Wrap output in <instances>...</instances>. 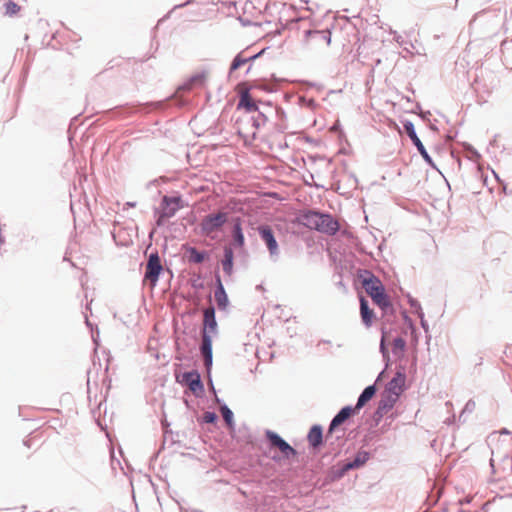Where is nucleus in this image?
<instances>
[{
  "instance_id": "63",
  "label": "nucleus",
  "mask_w": 512,
  "mask_h": 512,
  "mask_svg": "<svg viewBox=\"0 0 512 512\" xmlns=\"http://www.w3.org/2000/svg\"><path fill=\"white\" fill-rule=\"evenodd\" d=\"M421 111H424L421 107V104L418 102L416 103V107H415V110L413 111V113H418V115L421 113Z\"/></svg>"
},
{
  "instance_id": "61",
  "label": "nucleus",
  "mask_w": 512,
  "mask_h": 512,
  "mask_svg": "<svg viewBox=\"0 0 512 512\" xmlns=\"http://www.w3.org/2000/svg\"><path fill=\"white\" fill-rule=\"evenodd\" d=\"M499 434H500V435H510V434H511V431H510L508 428L503 427V428H501V429L499 430Z\"/></svg>"
},
{
  "instance_id": "34",
  "label": "nucleus",
  "mask_w": 512,
  "mask_h": 512,
  "mask_svg": "<svg viewBox=\"0 0 512 512\" xmlns=\"http://www.w3.org/2000/svg\"><path fill=\"white\" fill-rule=\"evenodd\" d=\"M256 116H250L249 121L251 122V126L258 130L260 127L265 125L268 121V116L265 111L258 109Z\"/></svg>"
},
{
  "instance_id": "37",
  "label": "nucleus",
  "mask_w": 512,
  "mask_h": 512,
  "mask_svg": "<svg viewBox=\"0 0 512 512\" xmlns=\"http://www.w3.org/2000/svg\"><path fill=\"white\" fill-rule=\"evenodd\" d=\"M5 12L4 14L13 17L20 11V6L13 0H7L4 3Z\"/></svg>"
},
{
  "instance_id": "38",
  "label": "nucleus",
  "mask_w": 512,
  "mask_h": 512,
  "mask_svg": "<svg viewBox=\"0 0 512 512\" xmlns=\"http://www.w3.org/2000/svg\"><path fill=\"white\" fill-rule=\"evenodd\" d=\"M406 298H407V302H408L410 308L412 309V312L415 315H418L419 313L423 312L421 303L416 298H414L409 293L407 294Z\"/></svg>"
},
{
  "instance_id": "53",
  "label": "nucleus",
  "mask_w": 512,
  "mask_h": 512,
  "mask_svg": "<svg viewBox=\"0 0 512 512\" xmlns=\"http://www.w3.org/2000/svg\"><path fill=\"white\" fill-rule=\"evenodd\" d=\"M239 21H240L241 25L244 26V27L251 26V25H256L251 20H249L247 18H243V17H239ZM258 25L261 26L262 24H258Z\"/></svg>"
},
{
  "instance_id": "35",
  "label": "nucleus",
  "mask_w": 512,
  "mask_h": 512,
  "mask_svg": "<svg viewBox=\"0 0 512 512\" xmlns=\"http://www.w3.org/2000/svg\"><path fill=\"white\" fill-rule=\"evenodd\" d=\"M189 284L196 292L204 290V276L202 274H196L194 277L190 278Z\"/></svg>"
},
{
  "instance_id": "55",
  "label": "nucleus",
  "mask_w": 512,
  "mask_h": 512,
  "mask_svg": "<svg viewBox=\"0 0 512 512\" xmlns=\"http://www.w3.org/2000/svg\"><path fill=\"white\" fill-rule=\"evenodd\" d=\"M111 236H112L113 241L115 242V244H116L117 246H126V243H124L123 241H121V240H119V239L117 238V235H116V233H115V230L111 231Z\"/></svg>"
},
{
  "instance_id": "21",
  "label": "nucleus",
  "mask_w": 512,
  "mask_h": 512,
  "mask_svg": "<svg viewBox=\"0 0 512 512\" xmlns=\"http://www.w3.org/2000/svg\"><path fill=\"white\" fill-rule=\"evenodd\" d=\"M220 265L224 276L231 278L234 273L235 265V251L231 246H225L223 248V257L220 261Z\"/></svg>"
},
{
  "instance_id": "39",
  "label": "nucleus",
  "mask_w": 512,
  "mask_h": 512,
  "mask_svg": "<svg viewBox=\"0 0 512 512\" xmlns=\"http://www.w3.org/2000/svg\"><path fill=\"white\" fill-rule=\"evenodd\" d=\"M402 318H403V321L405 323V325L407 326V328L412 332V333H417L418 329L416 327V324L415 322L413 321V319L409 316L407 310L403 309L402 310Z\"/></svg>"
},
{
  "instance_id": "64",
  "label": "nucleus",
  "mask_w": 512,
  "mask_h": 512,
  "mask_svg": "<svg viewBox=\"0 0 512 512\" xmlns=\"http://www.w3.org/2000/svg\"><path fill=\"white\" fill-rule=\"evenodd\" d=\"M394 357L396 358L397 361H402V360L405 359L406 353H404V354H396V355H394Z\"/></svg>"
},
{
  "instance_id": "32",
  "label": "nucleus",
  "mask_w": 512,
  "mask_h": 512,
  "mask_svg": "<svg viewBox=\"0 0 512 512\" xmlns=\"http://www.w3.org/2000/svg\"><path fill=\"white\" fill-rule=\"evenodd\" d=\"M245 64H247V61L246 58L243 56V52L237 53L230 63L228 69V78H232L234 72L240 69Z\"/></svg>"
},
{
  "instance_id": "25",
  "label": "nucleus",
  "mask_w": 512,
  "mask_h": 512,
  "mask_svg": "<svg viewBox=\"0 0 512 512\" xmlns=\"http://www.w3.org/2000/svg\"><path fill=\"white\" fill-rule=\"evenodd\" d=\"M207 77V71L202 70L199 72H196L192 74L189 78H187L183 83H181L177 90L178 92L182 91H189L193 87V85L196 86H203Z\"/></svg>"
},
{
  "instance_id": "10",
  "label": "nucleus",
  "mask_w": 512,
  "mask_h": 512,
  "mask_svg": "<svg viewBox=\"0 0 512 512\" xmlns=\"http://www.w3.org/2000/svg\"><path fill=\"white\" fill-rule=\"evenodd\" d=\"M214 299L219 311H226L230 306V300L224 287L220 269L217 267L214 271Z\"/></svg>"
},
{
  "instance_id": "16",
  "label": "nucleus",
  "mask_w": 512,
  "mask_h": 512,
  "mask_svg": "<svg viewBox=\"0 0 512 512\" xmlns=\"http://www.w3.org/2000/svg\"><path fill=\"white\" fill-rule=\"evenodd\" d=\"M309 449L319 450L329 440L327 434L324 436V428L321 424H313L306 435Z\"/></svg>"
},
{
  "instance_id": "14",
  "label": "nucleus",
  "mask_w": 512,
  "mask_h": 512,
  "mask_svg": "<svg viewBox=\"0 0 512 512\" xmlns=\"http://www.w3.org/2000/svg\"><path fill=\"white\" fill-rule=\"evenodd\" d=\"M183 206L182 196L177 194L163 196L158 208L163 212L164 217H173Z\"/></svg>"
},
{
  "instance_id": "7",
  "label": "nucleus",
  "mask_w": 512,
  "mask_h": 512,
  "mask_svg": "<svg viewBox=\"0 0 512 512\" xmlns=\"http://www.w3.org/2000/svg\"><path fill=\"white\" fill-rule=\"evenodd\" d=\"M258 234L262 242L265 244L270 259L276 262L279 258V244L275 236V232L268 224H260L257 228Z\"/></svg>"
},
{
  "instance_id": "50",
  "label": "nucleus",
  "mask_w": 512,
  "mask_h": 512,
  "mask_svg": "<svg viewBox=\"0 0 512 512\" xmlns=\"http://www.w3.org/2000/svg\"><path fill=\"white\" fill-rule=\"evenodd\" d=\"M300 82L304 85H307L309 88H317L318 90H321L323 88V85L309 80H301Z\"/></svg>"
},
{
  "instance_id": "45",
  "label": "nucleus",
  "mask_w": 512,
  "mask_h": 512,
  "mask_svg": "<svg viewBox=\"0 0 512 512\" xmlns=\"http://www.w3.org/2000/svg\"><path fill=\"white\" fill-rule=\"evenodd\" d=\"M154 217H155V224L157 227L164 226L166 223V220L170 217H164L163 212L159 208H154Z\"/></svg>"
},
{
  "instance_id": "1",
  "label": "nucleus",
  "mask_w": 512,
  "mask_h": 512,
  "mask_svg": "<svg viewBox=\"0 0 512 512\" xmlns=\"http://www.w3.org/2000/svg\"><path fill=\"white\" fill-rule=\"evenodd\" d=\"M296 220L299 225L329 236L335 235L339 230V223L331 213L315 208L300 212Z\"/></svg>"
},
{
  "instance_id": "30",
  "label": "nucleus",
  "mask_w": 512,
  "mask_h": 512,
  "mask_svg": "<svg viewBox=\"0 0 512 512\" xmlns=\"http://www.w3.org/2000/svg\"><path fill=\"white\" fill-rule=\"evenodd\" d=\"M136 112V109L126 103V104H123V105H118L112 109H110L107 113L109 114V116L111 118H122V117H127L129 115H132Z\"/></svg>"
},
{
  "instance_id": "29",
  "label": "nucleus",
  "mask_w": 512,
  "mask_h": 512,
  "mask_svg": "<svg viewBox=\"0 0 512 512\" xmlns=\"http://www.w3.org/2000/svg\"><path fill=\"white\" fill-rule=\"evenodd\" d=\"M216 401L221 404V413H222L223 419L227 425V428L230 431H235L236 424H235L233 411L228 407V405L222 399L217 397Z\"/></svg>"
},
{
  "instance_id": "47",
  "label": "nucleus",
  "mask_w": 512,
  "mask_h": 512,
  "mask_svg": "<svg viewBox=\"0 0 512 512\" xmlns=\"http://www.w3.org/2000/svg\"><path fill=\"white\" fill-rule=\"evenodd\" d=\"M161 263L160 255L158 250L154 249L147 257L146 264H159Z\"/></svg>"
},
{
  "instance_id": "43",
  "label": "nucleus",
  "mask_w": 512,
  "mask_h": 512,
  "mask_svg": "<svg viewBox=\"0 0 512 512\" xmlns=\"http://www.w3.org/2000/svg\"><path fill=\"white\" fill-rule=\"evenodd\" d=\"M262 105H265L267 106L269 109H273V106L270 102H260ZM275 110V114H276V117L279 121H285L286 120V112L285 110L282 108V107H275L274 108Z\"/></svg>"
},
{
  "instance_id": "49",
  "label": "nucleus",
  "mask_w": 512,
  "mask_h": 512,
  "mask_svg": "<svg viewBox=\"0 0 512 512\" xmlns=\"http://www.w3.org/2000/svg\"><path fill=\"white\" fill-rule=\"evenodd\" d=\"M417 316L420 318L421 328L424 330L425 334H428V332H429V324H428L427 320L425 319L424 312L419 313Z\"/></svg>"
},
{
  "instance_id": "58",
  "label": "nucleus",
  "mask_w": 512,
  "mask_h": 512,
  "mask_svg": "<svg viewBox=\"0 0 512 512\" xmlns=\"http://www.w3.org/2000/svg\"><path fill=\"white\" fill-rule=\"evenodd\" d=\"M136 206V202L128 201L124 204L123 210H127L129 208H134Z\"/></svg>"
},
{
  "instance_id": "5",
  "label": "nucleus",
  "mask_w": 512,
  "mask_h": 512,
  "mask_svg": "<svg viewBox=\"0 0 512 512\" xmlns=\"http://www.w3.org/2000/svg\"><path fill=\"white\" fill-rule=\"evenodd\" d=\"M400 123L402 124L407 136L411 140L414 147L417 149L418 153L420 154L426 165L429 166L431 169L440 172L433 158L430 156L426 147L424 146L421 139L417 135L414 123L406 118H401Z\"/></svg>"
},
{
  "instance_id": "48",
  "label": "nucleus",
  "mask_w": 512,
  "mask_h": 512,
  "mask_svg": "<svg viewBox=\"0 0 512 512\" xmlns=\"http://www.w3.org/2000/svg\"><path fill=\"white\" fill-rule=\"evenodd\" d=\"M475 406H476V404H475V402H474L472 399L468 400V401L466 402V404H465L464 408H463V411H462V413H461V415H460V417H459V420L461 421L462 416H463V414H464L465 412L472 413V412H473V410L475 409Z\"/></svg>"
},
{
  "instance_id": "26",
  "label": "nucleus",
  "mask_w": 512,
  "mask_h": 512,
  "mask_svg": "<svg viewBox=\"0 0 512 512\" xmlns=\"http://www.w3.org/2000/svg\"><path fill=\"white\" fill-rule=\"evenodd\" d=\"M172 100L174 101L173 105L177 107H183L187 103V99L172 95L161 101L146 103L145 106L149 107L150 110H164Z\"/></svg>"
},
{
  "instance_id": "51",
  "label": "nucleus",
  "mask_w": 512,
  "mask_h": 512,
  "mask_svg": "<svg viewBox=\"0 0 512 512\" xmlns=\"http://www.w3.org/2000/svg\"><path fill=\"white\" fill-rule=\"evenodd\" d=\"M275 129L277 130V132L279 133H284L285 130L287 129V124L285 121H279L278 123L275 124Z\"/></svg>"
},
{
  "instance_id": "62",
  "label": "nucleus",
  "mask_w": 512,
  "mask_h": 512,
  "mask_svg": "<svg viewBox=\"0 0 512 512\" xmlns=\"http://www.w3.org/2000/svg\"><path fill=\"white\" fill-rule=\"evenodd\" d=\"M428 127L433 132H437L438 131V127L434 123H432L431 121L428 122Z\"/></svg>"
},
{
  "instance_id": "17",
  "label": "nucleus",
  "mask_w": 512,
  "mask_h": 512,
  "mask_svg": "<svg viewBox=\"0 0 512 512\" xmlns=\"http://www.w3.org/2000/svg\"><path fill=\"white\" fill-rule=\"evenodd\" d=\"M381 337L379 343V352L382 356V360L384 362V370L390 369L392 366V359L390 357V334L393 331L392 328H387L386 326L381 327Z\"/></svg>"
},
{
  "instance_id": "18",
  "label": "nucleus",
  "mask_w": 512,
  "mask_h": 512,
  "mask_svg": "<svg viewBox=\"0 0 512 512\" xmlns=\"http://www.w3.org/2000/svg\"><path fill=\"white\" fill-rule=\"evenodd\" d=\"M331 36H332V27H327L322 30L318 29H308L304 31V42H315L316 44H319L321 42H324L325 45L328 47L331 44Z\"/></svg>"
},
{
  "instance_id": "46",
  "label": "nucleus",
  "mask_w": 512,
  "mask_h": 512,
  "mask_svg": "<svg viewBox=\"0 0 512 512\" xmlns=\"http://www.w3.org/2000/svg\"><path fill=\"white\" fill-rule=\"evenodd\" d=\"M334 129H337L338 131V135H337V138H338V141L341 145H343V143L345 142L347 145H349V142L346 138V135H345V132L344 130L342 129L340 123H337L333 126Z\"/></svg>"
},
{
  "instance_id": "36",
  "label": "nucleus",
  "mask_w": 512,
  "mask_h": 512,
  "mask_svg": "<svg viewBox=\"0 0 512 512\" xmlns=\"http://www.w3.org/2000/svg\"><path fill=\"white\" fill-rule=\"evenodd\" d=\"M200 424H212L216 425L219 421V417L216 412L214 411H207L203 414V416L198 419Z\"/></svg>"
},
{
  "instance_id": "44",
  "label": "nucleus",
  "mask_w": 512,
  "mask_h": 512,
  "mask_svg": "<svg viewBox=\"0 0 512 512\" xmlns=\"http://www.w3.org/2000/svg\"><path fill=\"white\" fill-rule=\"evenodd\" d=\"M298 104L302 107H307L310 109H314L317 107V103L314 98H308L305 96L298 97Z\"/></svg>"
},
{
  "instance_id": "2",
  "label": "nucleus",
  "mask_w": 512,
  "mask_h": 512,
  "mask_svg": "<svg viewBox=\"0 0 512 512\" xmlns=\"http://www.w3.org/2000/svg\"><path fill=\"white\" fill-rule=\"evenodd\" d=\"M201 332L203 341L200 346V351L205 359V366L208 377L211 379V371L213 366V338L218 335L216 307L214 305L207 307L203 311V324Z\"/></svg>"
},
{
  "instance_id": "28",
  "label": "nucleus",
  "mask_w": 512,
  "mask_h": 512,
  "mask_svg": "<svg viewBox=\"0 0 512 512\" xmlns=\"http://www.w3.org/2000/svg\"><path fill=\"white\" fill-rule=\"evenodd\" d=\"M396 401L397 397L388 393H384L378 401L376 409L379 411V413L385 415L387 412L394 408Z\"/></svg>"
},
{
  "instance_id": "11",
  "label": "nucleus",
  "mask_w": 512,
  "mask_h": 512,
  "mask_svg": "<svg viewBox=\"0 0 512 512\" xmlns=\"http://www.w3.org/2000/svg\"><path fill=\"white\" fill-rule=\"evenodd\" d=\"M358 412L353 407V405H345L340 408V410L333 416L331 419L328 429H327V438L332 437L333 433L338 429V427L345 423L350 417L357 415Z\"/></svg>"
},
{
  "instance_id": "13",
  "label": "nucleus",
  "mask_w": 512,
  "mask_h": 512,
  "mask_svg": "<svg viewBox=\"0 0 512 512\" xmlns=\"http://www.w3.org/2000/svg\"><path fill=\"white\" fill-rule=\"evenodd\" d=\"M183 257L189 264H201L211 260L210 250H199L189 244L182 245Z\"/></svg>"
},
{
  "instance_id": "23",
  "label": "nucleus",
  "mask_w": 512,
  "mask_h": 512,
  "mask_svg": "<svg viewBox=\"0 0 512 512\" xmlns=\"http://www.w3.org/2000/svg\"><path fill=\"white\" fill-rule=\"evenodd\" d=\"M163 273H164V267H163L162 263L146 264L143 281L149 282V283H151L152 287H155Z\"/></svg>"
},
{
  "instance_id": "59",
  "label": "nucleus",
  "mask_w": 512,
  "mask_h": 512,
  "mask_svg": "<svg viewBox=\"0 0 512 512\" xmlns=\"http://www.w3.org/2000/svg\"><path fill=\"white\" fill-rule=\"evenodd\" d=\"M457 134H458V132H457V131H455V132H451V131H450V132H448V133L446 134V138H447L448 140H454V139L456 138Z\"/></svg>"
},
{
  "instance_id": "27",
  "label": "nucleus",
  "mask_w": 512,
  "mask_h": 512,
  "mask_svg": "<svg viewBox=\"0 0 512 512\" xmlns=\"http://www.w3.org/2000/svg\"><path fill=\"white\" fill-rule=\"evenodd\" d=\"M377 392L376 384L366 386L357 398L356 404L353 407L359 413L360 410L375 396Z\"/></svg>"
},
{
  "instance_id": "9",
  "label": "nucleus",
  "mask_w": 512,
  "mask_h": 512,
  "mask_svg": "<svg viewBox=\"0 0 512 512\" xmlns=\"http://www.w3.org/2000/svg\"><path fill=\"white\" fill-rule=\"evenodd\" d=\"M406 379V366L400 364L397 366V371L392 379L387 383L386 392L395 397H399L405 390H407Z\"/></svg>"
},
{
  "instance_id": "19",
  "label": "nucleus",
  "mask_w": 512,
  "mask_h": 512,
  "mask_svg": "<svg viewBox=\"0 0 512 512\" xmlns=\"http://www.w3.org/2000/svg\"><path fill=\"white\" fill-rule=\"evenodd\" d=\"M237 110H243L245 113H255L259 109V102L253 98L250 90H244L241 92L237 105Z\"/></svg>"
},
{
  "instance_id": "33",
  "label": "nucleus",
  "mask_w": 512,
  "mask_h": 512,
  "mask_svg": "<svg viewBox=\"0 0 512 512\" xmlns=\"http://www.w3.org/2000/svg\"><path fill=\"white\" fill-rule=\"evenodd\" d=\"M282 16L279 17V27L276 29L275 34L281 35L286 29H293L295 25H297L300 21L304 20V17H294L291 19H287L285 23L282 22Z\"/></svg>"
},
{
  "instance_id": "60",
  "label": "nucleus",
  "mask_w": 512,
  "mask_h": 512,
  "mask_svg": "<svg viewBox=\"0 0 512 512\" xmlns=\"http://www.w3.org/2000/svg\"><path fill=\"white\" fill-rule=\"evenodd\" d=\"M377 437H379V432L376 428L371 429V441L375 440Z\"/></svg>"
},
{
  "instance_id": "41",
  "label": "nucleus",
  "mask_w": 512,
  "mask_h": 512,
  "mask_svg": "<svg viewBox=\"0 0 512 512\" xmlns=\"http://www.w3.org/2000/svg\"><path fill=\"white\" fill-rule=\"evenodd\" d=\"M384 415L382 413H379L377 409L374 410V412L370 415V418L368 420L371 429L376 428L380 422L382 421Z\"/></svg>"
},
{
  "instance_id": "20",
  "label": "nucleus",
  "mask_w": 512,
  "mask_h": 512,
  "mask_svg": "<svg viewBox=\"0 0 512 512\" xmlns=\"http://www.w3.org/2000/svg\"><path fill=\"white\" fill-rule=\"evenodd\" d=\"M349 469L346 467L344 461H338L335 465L330 467L324 477L323 484L329 485L342 479Z\"/></svg>"
},
{
  "instance_id": "4",
  "label": "nucleus",
  "mask_w": 512,
  "mask_h": 512,
  "mask_svg": "<svg viewBox=\"0 0 512 512\" xmlns=\"http://www.w3.org/2000/svg\"><path fill=\"white\" fill-rule=\"evenodd\" d=\"M175 380L182 387H188L195 398L205 396V386L198 369L175 374Z\"/></svg>"
},
{
  "instance_id": "3",
  "label": "nucleus",
  "mask_w": 512,
  "mask_h": 512,
  "mask_svg": "<svg viewBox=\"0 0 512 512\" xmlns=\"http://www.w3.org/2000/svg\"><path fill=\"white\" fill-rule=\"evenodd\" d=\"M265 438L270 450L277 449L279 451L275 452L271 456V459L274 462L281 463L298 456V451L293 446H291L279 433L270 429H266Z\"/></svg>"
},
{
  "instance_id": "12",
  "label": "nucleus",
  "mask_w": 512,
  "mask_h": 512,
  "mask_svg": "<svg viewBox=\"0 0 512 512\" xmlns=\"http://www.w3.org/2000/svg\"><path fill=\"white\" fill-rule=\"evenodd\" d=\"M358 279L369 296L384 286L380 278L369 269H359Z\"/></svg>"
},
{
  "instance_id": "54",
  "label": "nucleus",
  "mask_w": 512,
  "mask_h": 512,
  "mask_svg": "<svg viewBox=\"0 0 512 512\" xmlns=\"http://www.w3.org/2000/svg\"><path fill=\"white\" fill-rule=\"evenodd\" d=\"M492 173H493L495 179L500 183V188L503 191H506V188H507L506 183L500 179L499 175L494 170H492Z\"/></svg>"
},
{
  "instance_id": "57",
  "label": "nucleus",
  "mask_w": 512,
  "mask_h": 512,
  "mask_svg": "<svg viewBox=\"0 0 512 512\" xmlns=\"http://www.w3.org/2000/svg\"><path fill=\"white\" fill-rule=\"evenodd\" d=\"M392 33L394 34V40H395L398 44L402 45V44H403V42H404L403 37H402V36H400V35H398L396 31H393Z\"/></svg>"
},
{
  "instance_id": "6",
  "label": "nucleus",
  "mask_w": 512,
  "mask_h": 512,
  "mask_svg": "<svg viewBox=\"0 0 512 512\" xmlns=\"http://www.w3.org/2000/svg\"><path fill=\"white\" fill-rule=\"evenodd\" d=\"M228 221V213L220 211L207 214L199 225V233L202 236L209 237L213 232L222 228Z\"/></svg>"
},
{
  "instance_id": "40",
  "label": "nucleus",
  "mask_w": 512,
  "mask_h": 512,
  "mask_svg": "<svg viewBox=\"0 0 512 512\" xmlns=\"http://www.w3.org/2000/svg\"><path fill=\"white\" fill-rule=\"evenodd\" d=\"M267 49H268V47H265V48L261 49L260 51H258L257 53H255V54H253V55H251L249 57H245L246 61H247V64H249L248 68L245 71L246 75H248L250 73L251 67H252V63L255 62L257 59H259L260 57H262Z\"/></svg>"
},
{
  "instance_id": "42",
  "label": "nucleus",
  "mask_w": 512,
  "mask_h": 512,
  "mask_svg": "<svg viewBox=\"0 0 512 512\" xmlns=\"http://www.w3.org/2000/svg\"><path fill=\"white\" fill-rule=\"evenodd\" d=\"M194 3H195V0H186L183 3L174 5L173 8L166 15H164L161 19H159V23L164 22L165 20H167L170 17V15H171V13L173 11H175L177 9H182V8L187 7L189 5H192Z\"/></svg>"
},
{
  "instance_id": "52",
  "label": "nucleus",
  "mask_w": 512,
  "mask_h": 512,
  "mask_svg": "<svg viewBox=\"0 0 512 512\" xmlns=\"http://www.w3.org/2000/svg\"><path fill=\"white\" fill-rule=\"evenodd\" d=\"M419 117H420L424 122H430L431 112H430L429 110L421 111V113L419 114Z\"/></svg>"
},
{
  "instance_id": "8",
  "label": "nucleus",
  "mask_w": 512,
  "mask_h": 512,
  "mask_svg": "<svg viewBox=\"0 0 512 512\" xmlns=\"http://www.w3.org/2000/svg\"><path fill=\"white\" fill-rule=\"evenodd\" d=\"M232 243L229 245L233 247L234 251L238 252L239 256L247 257L248 250L246 248V239L242 227V219L239 216L232 217Z\"/></svg>"
},
{
  "instance_id": "24",
  "label": "nucleus",
  "mask_w": 512,
  "mask_h": 512,
  "mask_svg": "<svg viewBox=\"0 0 512 512\" xmlns=\"http://www.w3.org/2000/svg\"><path fill=\"white\" fill-rule=\"evenodd\" d=\"M372 457V454L366 450H359L353 457L343 460L346 467L350 470H355L363 467Z\"/></svg>"
},
{
  "instance_id": "22",
  "label": "nucleus",
  "mask_w": 512,
  "mask_h": 512,
  "mask_svg": "<svg viewBox=\"0 0 512 512\" xmlns=\"http://www.w3.org/2000/svg\"><path fill=\"white\" fill-rule=\"evenodd\" d=\"M359 303L361 321L366 328H370L376 319V313L374 309L370 307L367 298L363 295H359Z\"/></svg>"
},
{
  "instance_id": "15",
  "label": "nucleus",
  "mask_w": 512,
  "mask_h": 512,
  "mask_svg": "<svg viewBox=\"0 0 512 512\" xmlns=\"http://www.w3.org/2000/svg\"><path fill=\"white\" fill-rule=\"evenodd\" d=\"M370 297L373 303L380 308L384 315H396V309L390 301L385 286L379 288L378 291L370 295Z\"/></svg>"
},
{
  "instance_id": "31",
  "label": "nucleus",
  "mask_w": 512,
  "mask_h": 512,
  "mask_svg": "<svg viewBox=\"0 0 512 512\" xmlns=\"http://www.w3.org/2000/svg\"><path fill=\"white\" fill-rule=\"evenodd\" d=\"M390 345L392 344L391 353L393 355L396 354H404L407 350V341L402 336H397L392 339V333L390 334Z\"/></svg>"
},
{
  "instance_id": "56",
  "label": "nucleus",
  "mask_w": 512,
  "mask_h": 512,
  "mask_svg": "<svg viewBox=\"0 0 512 512\" xmlns=\"http://www.w3.org/2000/svg\"><path fill=\"white\" fill-rule=\"evenodd\" d=\"M164 445H165V442L162 444L161 448L151 456L150 461H156L157 460V458L159 457L162 449H164Z\"/></svg>"
}]
</instances>
